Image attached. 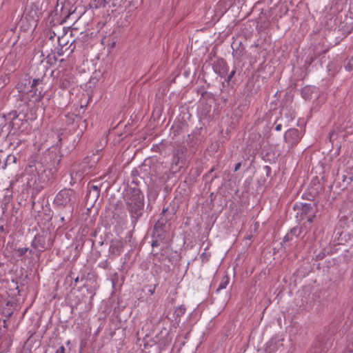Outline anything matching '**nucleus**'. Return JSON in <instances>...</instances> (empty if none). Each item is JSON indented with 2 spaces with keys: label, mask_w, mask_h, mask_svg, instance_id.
<instances>
[{
  "label": "nucleus",
  "mask_w": 353,
  "mask_h": 353,
  "mask_svg": "<svg viewBox=\"0 0 353 353\" xmlns=\"http://www.w3.org/2000/svg\"><path fill=\"white\" fill-rule=\"evenodd\" d=\"M27 188H32L37 192L43 189L52 179L51 169H47L42 163L32 161L25 170Z\"/></svg>",
  "instance_id": "nucleus-1"
},
{
  "label": "nucleus",
  "mask_w": 353,
  "mask_h": 353,
  "mask_svg": "<svg viewBox=\"0 0 353 353\" xmlns=\"http://www.w3.org/2000/svg\"><path fill=\"white\" fill-rule=\"evenodd\" d=\"M126 209L128 210L131 223L134 228L144 212V195L138 187L128 185L123 192Z\"/></svg>",
  "instance_id": "nucleus-2"
},
{
  "label": "nucleus",
  "mask_w": 353,
  "mask_h": 353,
  "mask_svg": "<svg viewBox=\"0 0 353 353\" xmlns=\"http://www.w3.org/2000/svg\"><path fill=\"white\" fill-rule=\"evenodd\" d=\"M76 201L74 191L70 188H64L59 191L54 199V205L58 209L65 208L69 216L73 212V203Z\"/></svg>",
  "instance_id": "nucleus-3"
},
{
  "label": "nucleus",
  "mask_w": 353,
  "mask_h": 353,
  "mask_svg": "<svg viewBox=\"0 0 353 353\" xmlns=\"http://www.w3.org/2000/svg\"><path fill=\"white\" fill-rule=\"evenodd\" d=\"M333 340L329 336H321L311 349L310 353H333Z\"/></svg>",
  "instance_id": "nucleus-4"
},
{
  "label": "nucleus",
  "mask_w": 353,
  "mask_h": 353,
  "mask_svg": "<svg viewBox=\"0 0 353 353\" xmlns=\"http://www.w3.org/2000/svg\"><path fill=\"white\" fill-rule=\"evenodd\" d=\"M302 138L301 132L296 128L288 130L284 134V141L290 149L296 146Z\"/></svg>",
  "instance_id": "nucleus-5"
},
{
  "label": "nucleus",
  "mask_w": 353,
  "mask_h": 353,
  "mask_svg": "<svg viewBox=\"0 0 353 353\" xmlns=\"http://www.w3.org/2000/svg\"><path fill=\"white\" fill-rule=\"evenodd\" d=\"M27 83H20L17 84V89L19 90V92H27L29 97V100H33L36 103H39L43 98V94H41V91H39V93H37L38 88H35L34 89H32L30 88V90H27L28 88H26Z\"/></svg>",
  "instance_id": "nucleus-6"
},
{
  "label": "nucleus",
  "mask_w": 353,
  "mask_h": 353,
  "mask_svg": "<svg viewBox=\"0 0 353 353\" xmlns=\"http://www.w3.org/2000/svg\"><path fill=\"white\" fill-rule=\"evenodd\" d=\"M125 243L121 240L114 239L110 242L109 248V256L111 259H114L121 255L123 250Z\"/></svg>",
  "instance_id": "nucleus-7"
},
{
  "label": "nucleus",
  "mask_w": 353,
  "mask_h": 353,
  "mask_svg": "<svg viewBox=\"0 0 353 353\" xmlns=\"http://www.w3.org/2000/svg\"><path fill=\"white\" fill-rule=\"evenodd\" d=\"M214 72L220 77H225L229 71V66L223 59H217L212 65Z\"/></svg>",
  "instance_id": "nucleus-8"
},
{
  "label": "nucleus",
  "mask_w": 353,
  "mask_h": 353,
  "mask_svg": "<svg viewBox=\"0 0 353 353\" xmlns=\"http://www.w3.org/2000/svg\"><path fill=\"white\" fill-rule=\"evenodd\" d=\"M313 211V206L311 203H301L297 214L300 216L301 219H304L307 215H310Z\"/></svg>",
  "instance_id": "nucleus-9"
},
{
  "label": "nucleus",
  "mask_w": 353,
  "mask_h": 353,
  "mask_svg": "<svg viewBox=\"0 0 353 353\" xmlns=\"http://www.w3.org/2000/svg\"><path fill=\"white\" fill-rule=\"evenodd\" d=\"M32 246L36 249H46L45 237L43 235L37 234L32 242Z\"/></svg>",
  "instance_id": "nucleus-10"
},
{
  "label": "nucleus",
  "mask_w": 353,
  "mask_h": 353,
  "mask_svg": "<svg viewBox=\"0 0 353 353\" xmlns=\"http://www.w3.org/2000/svg\"><path fill=\"white\" fill-rule=\"evenodd\" d=\"M199 111L201 118H207L210 116L211 105L207 103H202Z\"/></svg>",
  "instance_id": "nucleus-11"
},
{
  "label": "nucleus",
  "mask_w": 353,
  "mask_h": 353,
  "mask_svg": "<svg viewBox=\"0 0 353 353\" xmlns=\"http://www.w3.org/2000/svg\"><path fill=\"white\" fill-rule=\"evenodd\" d=\"M100 187L101 185H95L94 183L90 184L88 186L89 188V196L93 193V196L95 198H98L100 194Z\"/></svg>",
  "instance_id": "nucleus-12"
},
{
  "label": "nucleus",
  "mask_w": 353,
  "mask_h": 353,
  "mask_svg": "<svg viewBox=\"0 0 353 353\" xmlns=\"http://www.w3.org/2000/svg\"><path fill=\"white\" fill-rule=\"evenodd\" d=\"M229 283H230V277L228 275L223 276L216 292H219L220 290H221L223 289H225L226 287L228 286V285L229 284Z\"/></svg>",
  "instance_id": "nucleus-13"
},
{
  "label": "nucleus",
  "mask_w": 353,
  "mask_h": 353,
  "mask_svg": "<svg viewBox=\"0 0 353 353\" xmlns=\"http://www.w3.org/2000/svg\"><path fill=\"white\" fill-rule=\"evenodd\" d=\"M17 162V157L13 154H9L5 159L4 164L2 165V169H6L8 165L15 163Z\"/></svg>",
  "instance_id": "nucleus-14"
},
{
  "label": "nucleus",
  "mask_w": 353,
  "mask_h": 353,
  "mask_svg": "<svg viewBox=\"0 0 353 353\" xmlns=\"http://www.w3.org/2000/svg\"><path fill=\"white\" fill-rule=\"evenodd\" d=\"M153 238L158 239L161 241H163L165 239V230H153Z\"/></svg>",
  "instance_id": "nucleus-15"
},
{
  "label": "nucleus",
  "mask_w": 353,
  "mask_h": 353,
  "mask_svg": "<svg viewBox=\"0 0 353 353\" xmlns=\"http://www.w3.org/2000/svg\"><path fill=\"white\" fill-rule=\"evenodd\" d=\"M185 312V307L184 305H181L179 307H178L175 311H174V315L176 317H180L182 315H183Z\"/></svg>",
  "instance_id": "nucleus-16"
},
{
  "label": "nucleus",
  "mask_w": 353,
  "mask_h": 353,
  "mask_svg": "<svg viewBox=\"0 0 353 353\" xmlns=\"http://www.w3.org/2000/svg\"><path fill=\"white\" fill-rule=\"evenodd\" d=\"M26 81H28V83L30 85L31 88L34 89L35 88H37V85L41 82V80L40 79H34L32 83L29 80H27Z\"/></svg>",
  "instance_id": "nucleus-17"
},
{
  "label": "nucleus",
  "mask_w": 353,
  "mask_h": 353,
  "mask_svg": "<svg viewBox=\"0 0 353 353\" xmlns=\"http://www.w3.org/2000/svg\"><path fill=\"white\" fill-rule=\"evenodd\" d=\"M165 223L163 221L159 220L154 225L153 230H164Z\"/></svg>",
  "instance_id": "nucleus-18"
},
{
  "label": "nucleus",
  "mask_w": 353,
  "mask_h": 353,
  "mask_svg": "<svg viewBox=\"0 0 353 353\" xmlns=\"http://www.w3.org/2000/svg\"><path fill=\"white\" fill-rule=\"evenodd\" d=\"M301 228H298V227H294L293 228L291 229V230L290 231V234H291V236H299V234H301Z\"/></svg>",
  "instance_id": "nucleus-19"
},
{
  "label": "nucleus",
  "mask_w": 353,
  "mask_h": 353,
  "mask_svg": "<svg viewBox=\"0 0 353 353\" xmlns=\"http://www.w3.org/2000/svg\"><path fill=\"white\" fill-rule=\"evenodd\" d=\"M28 251V248H21L17 250L18 253L17 256L19 257L23 256Z\"/></svg>",
  "instance_id": "nucleus-20"
},
{
  "label": "nucleus",
  "mask_w": 353,
  "mask_h": 353,
  "mask_svg": "<svg viewBox=\"0 0 353 353\" xmlns=\"http://www.w3.org/2000/svg\"><path fill=\"white\" fill-rule=\"evenodd\" d=\"M179 160H180V157H179V153L174 154L172 157V165H178V164L179 163Z\"/></svg>",
  "instance_id": "nucleus-21"
},
{
  "label": "nucleus",
  "mask_w": 353,
  "mask_h": 353,
  "mask_svg": "<svg viewBox=\"0 0 353 353\" xmlns=\"http://www.w3.org/2000/svg\"><path fill=\"white\" fill-rule=\"evenodd\" d=\"M210 256V254L205 253V252H203L201 254L200 258H201V261L203 262H207L209 260Z\"/></svg>",
  "instance_id": "nucleus-22"
},
{
  "label": "nucleus",
  "mask_w": 353,
  "mask_h": 353,
  "mask_svg": "<svg viewBox=\"0 0 353 353\" xmlns=\"http://www.w3.org/2000/svg\"><path fill=\"white\" fill-rule=\"evenodd\" d=\"M236 74V68H234L229 74V75L227 77V79H225L226 82L229 83V82L232 79L234 74Z\"/></svg>",
  "instance_id": "nucleus-23"
},
{
  "label": "nucleus",
  "mask_w": 353,
  "mask_h": 353,
  "mask_svg": "<svg viewBox=\"0 0 353 353\" xmlns=\"http://www.w3.org/2000/svg\"><path fill=\"white\" fill-rule=\"evenodd\" d=\"M292 239L293 236L288 232L283 238V243H285L286 242H289L292 241Z\"/></svg>",
  "instance_id": "nucleus-24"
},
{
  "label": "nucleus",
  "mask_w": 353,
  "mask_h": 353,
  "mask_svg": "<svg viewBox=\"0 0 353 353\" xmlns=\"http://www.w3.org/2000/svg\"><path fill=\"white\" fill-rule=\"evenodd\" d=\"M58 216H59L60 218V221L62 224H65V214H62V213H59L58 214Z\"/></svg>",
  "instance_id": "nucleus-25"
},
{
  "label": "nucleus",
  "mask_w": 353,
  "mask_h": 353,
  "mask_svg": "<svg viewBox=\"0 0 353 353\" xmlns=\"http://www.w3.org/2000/svg\"><path fill=\"white\" fill-rule=\"evenodd\" d=\"M160 242H161L159 239H154L152 242V247H157V246H159V244H160Z\"/></svg>",
  "instance_id": "nucleus-26"
},
{
  "label": "nucleus",
  "mask_w": 353,
  "mask_h": 353,
  "mask_svg": "<svg viewBox=\"0 0 353 353\" xmlns=\"http://www.w3.org/2000/svg\"><path fill=\"white\" fill-rule=\"evenodd\" d=\"M56 353H65V347L63 345L60 346L56 351Z\"/></svg>",
  "instance_id": "nucleus-27"
},
{
  "label": "nucleus",
  "mask_w": 353,
  "mask_h": 353,
  "mask_svg": "<svg viewBox=\"0 0 353 353\" xmlns=\"http://www.w3.org/2000/svg\"><path fill=\"white\" fill-rule=\"evenodd\" d=\"M264 169H265V170L266 172V175L269 176L271 174V168L270 166H268V165H265L264 167Z\"/></svg>",
  "instance_id": "nucleus-28"
},
{
  "label": "nucleus",
  "mask_w": 353,
  "mask_h": 353,
  "mask_svg": "<svg viewBox=\"0 0 353 353\" xmlns=\"http://www.w3.org/2000/svg\"><path fill=\"white\" fill-rule=\"evenodd\" d=\"M347 350H348V352H353V342L349 343L347 345Z\"/></svg>",
  "instance_id": "nucleus-29"
},
{
  "label": "nucleus",
  "mask_w": 353,
  "mask_h": 353,
  "mask_svg": "<svg viewBox=\"0 0 353 353\" xmlns=\"http://www.w3.org/2000/svg\"><path fill=\"white\" fill-rule=\"evenodd\" d=\"M73 273L72 272H70V274H69V276L71 278V279H74V282H75V285H77V283L79 282V276H77L76 278H74L73 277Z\"/></svg>",
  "instance_id": "nucleus-30"
},
{
  "label": "nucleus",
  "mask_w": 353,
  "mask_h": 353,
  "mask_svg": "<svg viewBox=\"0 0 353 353\" xmlns=\"http://www.w3.org/2000/svg\"><path fill=\"white\" fill-rule=\"evenodd\" d=\"M275 125H276V126H275V130H276V131H280V130H281V128H282V124H281V123H277V122L276 121V122H275Z\"/></svg>",
  "instance_id": "nucleus-31"
},
{
  "label": "nucleus",
  "mask_w": 353,
  "mask_h": 353,
  "mask_svg": "<svg viewBox=\"0 0 353 353\" xmlns=\"http://www.w3.org/2000/svg\"><path fill=\"white\" fill-rule=\"evenodd\" d=\"M308 216H308V218H307V221L308 223H312L313 222V221H314V218L315 217V215H314V214H313V215H311V214H310V215H308Z\"/></svg>",
  "instance_id": "nucleus-32"
},
{
  "label": "nucleus",
  "mask_w": 353,
  "mask_h": 353,
  "mask_svg": "<svg viewBox=\"0 0 353 353\" xmlns=\"http://www.w3.org/2000/svg\"><path fill=\"white\" fill-rule=\"evenodd\" d=\"M241 162H239L238 163H236L234 166V172L238 171L241 168Z\"/></svg>",
  "instance_id": "nucleus-33"
},
{
  "label": "nucleus",
  "mask_w": 353,
  "mask_h": 353,
  "mask_svg": "<svg viewBox=\"0 0 353 353\" xmlns=\"http://www.w3.org/2000/svg\"><path fill=\"white\" fill-rule=\"evenodd\" d=\"M130 185H132V187H137L138 186V181L137 180L133 179L132 181V183Z\"/></svg>",
  "instance_id": "nucleus-34"
},
{
  "label": "nucleus",
  "mask_w": 353,
  "mask_h": 353,
  "mask_svg": "<svg viewBox=\"0 0 353 353\" xmlns=\"http://www.w3.org/2000/svg\"><path fill=\"white\" fill-rule=\"evenodd\" d=\"M9 115L12 117V119H16L18 117L17 112H11Z\"/></svg>",
  "instance_id": "nucleus-35"
},
{
  "label": "nucleus",
  "mask_w": 353,
  "mask_h": 353,
  "mask_svg": "<svg viewBox=\"0 0 353 353\" xmlns=\"http://www.w3.org/2000/svg\"><path fill=\"white\" fill-rule=\"evenodd\" d=\"M352 67H353V65H349V62H348L345 66V68L347 70L351 71L352 70Z\"/></svg>",
  "instance_id": "nucleus-36"
},
{
  "label": "nucleus",
  "mask_w": 353,
  "mask_h": 353,
  "mask_svg": "<svg viewBox=\"0 0 353 353\" xmlns=\"http://www.w3.org/2000/svg\"><path fill=\"white\" fill-rule=\"evenodd\" d=\"M349 65H353V56L348 60Z\"/></svg>",
  "instance_id": "nucleus-37"
},
{
  "label": "nucleus",
  "mask_w": 353,
  "mask_h": 353,
  "mask_svg": "<svg viewBox=\"0 0 353 353\" xmlns=\"http://www.w3.org/2000/svg\"><path fill=\"white\" fill-rule=\"evenodd\" d=\"M295 118V114L294 113L292 112L291 114H290V120H292Z\"/></svg>",
  "instance_id": "nucleus-38"
},
{
  "label": "nucleus",
  "mask_w": 353,
  "mask_h": 353,
  "mask_svg": "<svg viewBox=\"0 0 353 353\" xmlns=\"http://www.w3.org/2000/svg\"><path fill=\"white\" fill-rule=\"evenodd\" d=\"M154 290H155V286L154 287V288H153L152 290H149V292H150V294H154Z\"/></svg>",
  "instance_id": "nucleus-39"
},
{
  "label": "nucleus",
  "mask_w": 353,
  "mask_h": 353,
  "mask_svg": "<svg viewBox=\"0 0 353 353\" xmlns=\"http://www.w3.org/2000/svg\"><path fill=\"white\" fill-rule=\"evenodd\" d=\"M0 231L1 232H4V227L3 225L0 226Z\"/></svg>",
  "instance_id": "nucleus-40"
},
{
  "label": "nucleus",
  "mask_w": 353,
  "mask_h": 353,
  "mask_svg": "<svg viewBox=\"0 0 353 353\" xmlns=\"http://www.w3.org/2000/svg\"><path fill=\"white\" fill-rule=\"evenodd\" d=\"M3 327L6 328L7 327V323L6 320L3 321Z\"/></svg>",
  "instance_id": "nucleus-41"
},
{
  "label": "nucleus",
  "mask_w": 353,
  "mask_h": 353,
  "mask_svg": "<svg viewBox=\"0 0 353 353\" xmlns=\"http://www.w3.org/2000/svg\"><path fill=\"white\" fill-rule=\"evenodd\" d=\"M12 126H13V123H12V121H10V122L9 123V126H8V127H9V128H10V127H11V128H12Z\"/></svg>",
  "instance_id": "nucleus-42"
},
{
  "label": "nucleus",
  "mask_w": 353,
  "mask_h": 353,
  "mask_svg": "<svg viewBox=\"0 0 353 353\" xmlns=\"http://www.w3.org/2000/svg\"><path fill=\"white\" fill-rule=\"evenodd\" d=\"M7 305H12V303L10 301H8Z\"/></svg>",
  "instance_id": "nucleus-43"
},
{
  "label": "nucleus",
  "mask_w": 353,
  "mask_h": 353,
  "mask_svg": "<svg viewBox=\"0 0 353 353\" xmlns=\"http://www.w3.org/2000/svg\"><path fill=\"white\" fill-rule=\"evenodd\" d=\"M12 312H9V313L8 314V317H9V316H10L12 315Z\"/></svg>",
  "instance_id": "nucleus-44"
},
{
  "label": "nucleus",
  "mask_w": 353,
  "mask_h": 353,
  "mask_svg": "<svg viewBox=\"0 0 353 353\" xmlns=\"http://www.w3.org/2000/svg\"><path fill=\"white\" fill-rule=\"evenodd\" d=\"M167 211V209H163L162 213H165Z\"/></svg>",
  "instance_id": "nucleus-45"
},
{
  "label": "nucleus",
  "mask_w": 353,
  "mask_h": 353,
  "mask_svg": "<svg viewBox=\"0 0 353 353\" xmlns=\"http://www.w3.org/2000/svg\"><path fill=\"white\" fill-rule=\"evenodd\" d=\"M10 344H11V340L10 339V341H9V345H10Z\"/></svg>",
  "instance_id": "nucleus-46"
}]
</instances>
